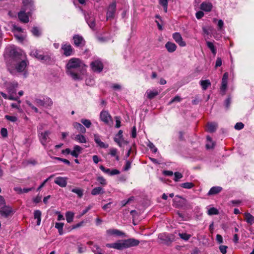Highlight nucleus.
<instances>
[{
  "label": "nucleus",
  "instance_id": "f257e3e1",
  "mask_svg": "<svg viewBox=\"0 0 254 254\" xmlns=\"http://www.w3.org/2000/svg\"><path fill=\"white\" fill-rule=\"evenodd\" d=\"M9 53L11 60L7 66L8 71L13 75L23 72L29 64L23 52L20 49L11 48Z\"/></svg>",
  "mask_w": 254,
  "mask_h": 254
},
{
  "label": "nucleus",
  "instance_id": "f03ea898",
  "mask_svg": "<svg viewBox=\"0 0 254 254\" xmlns=\"http://www.w3.org/2000/svg\"><path fill=\"white\" fill-rule=\"evenodd\" d=\"M66 73L74 80H82L86 74L87 66L79 59L71 58L67 63Z\"/></svg>",
  "mask_w": 254,
  "mask_h": 254
},
{
  "label": "nucleus",
  "instance_id": "7ed1b4c3",
  "mask_svg": "<svg viewBox=\"0 0 254 254\" xmlns=\"http://www.w3.org/2000/svg\"><path fill=\"white\" fill-rule=\"evenodd\" d=\"M61 50L63 51V55L66 57L70 56L74 54V50L70 44L64 43L62 45Z\"/></svg>",
  "mask_w": 254,
  "mask_h": 254
},
{
  "label": "nucleus",
  "instance_id": "20e7f679",
  "mask_svg": "<svg viewBox=\"0 0 254 254\" xmlns=\"http://www.w3.org/2000/svg\"><path fill=\"white\" fill-rule=\"evenodd\" d=\"M116 11V3L115 1L111 3L108 6L107 12V20L113 19Z\"/></svg>",
  "mask_w": 254,
  "mask_h": 254
},
{
  "label": "nucleus",
  "instance_id": "39448f33",
  "mask_svg": "<svg viewBox=\"0 0 254 254\" xmlns=\"http://www.w3.org/2000/svg\"><path fill=\"white\" fill-rule=\"evenodd\" d=\"M13 211L11 207L8 205H4L0 208V214L5 217L7 218L12 215Z\"/></svg>",
  "mask_w": 254,
  "mask_h": 254
},
{
  "label": "nucleus",
  "instance_id": "423d86ee",
  "mask_svg": "<svg viewBox=\"0 0 254 254\" xmlns=\"http://www.w3.org/2000/svg\"><path fill=\"white\" fill-rule=\"evenodd\" d=\"M90 66L92 70L94 72H100L103 68V64L101 61L95 60L90 64Z\"/></svg>",
  "mask_w": 254,
  "mask_h": 254
},
{
  "label": "nucleus",
  "instance_id": "0eeeda50",
  "mask_svg": "<svg viewBox=\"0 0 254 254\" xmlns=\"http://www.w3.org/2000/svg\"><path fill=\"white\" fill-rule=\"evenodd\" d=\"M100 120L106 124H109L110 122H112V117L109 112L106 110H103L100 114Z\"/></svg>",
  "mask_w": 254,
  "mask_h": 254
},
{
  "label": "nucleus",
  "instance_id": "6e6552de",
  "mask_svg": "<svg viewBox=\"0 0 254 254\" xmlns=\"http://www.w3.org/2000/svg\"><path fill=\"white\" fill-rule=\"evenodd\" d=\"M85 18L89 27L94 30L96 25L94 16L91 14H87L85 15Z\"/></svg>",
  "mask_w": 254,
  "mask_h": 254
},
{
  "label": "nucleus",
  "instance_id": "1a4fd4ad",
  "mask_svg": "<svg viewBox=\"0 0 254 254\" xmlns=\"http://www.w3.org/2000/svg\"><path fill=\"white\" fill-rule=\"evenodd\" d=\"M27 10L26 8H24L23 10L20 11L18 13V17L19 20L24 23L29 22V15L25 13Z\"/></svg>",
  "mask_w": 254,
  "mask_h": 254
},
{
  "label": "nucleus",
  "instance_id": "9d476101",
  "mask_svg": "<svg viewBox=\"0 0 254 254\" xmlns=\"http://www.w3.org/2000/svg\"><path fill=\"white\" fill-rule=\"evenodd\" d=\"M124 241L126 249L130 247L137 246L140 243L139 240L134 238H130L124 240Z\"/></svg>",
  "mask_w": 254,
  "mask_h": 254
},
{
  "label": "nucleus",
  "instance_id": "9b49d317",
  "mask_svg": "<svg viewBox=\"0 0 254 254\" xmlns=\"http://www.w3.org/2000/svg\"><path fill=\"white\" fill-rule=\"evenodd\" d=\"M73 39L75 46L81 47L84 46L85 41L82 36L79 35H75Z\"/></svg>",
  "mask_w": 254,
  "mask_h": 254
},
{
  "label": "nucleus",
  "instance_id": "f8f14e48",
  "mask_svg": "<svg viewBox=\"0 0 254 254\" xmlns=\"http://www.w3.org/2000/svg\"><path fill=\"white\" fill-rule=\"evenodd\" d=\"M173 38L175 42L179 44L181 47H185L186 45V42L183 41L181 35L178 33L176 32L173 34Z\"/></svg>",
  "mask_w": 254,
  "mask_h": 254
},
{
  "label": "nucleus",
  "instance_id": "ddd939ff",
  "mask_svg": "<svg viewBox=\"0 0 254 254\" xmlns=\"http://www.w3.org/2000/svg\"><path fill=\"white\" fill-rule=\"evenodd\" d=\"M50 134V132L49 131H46L44 132H41L39 135V139L40 142L42 144L45 146L46 143L48 141V139H49V135Z\"/></svg>",
  "mask_w": 254,
  "mask_h": 254
},
{
  "label": "nucleus",
  "instance_id": "4468645a",
  "mask_svg": "<svg viewBox=\"0 0 254 254\" xmlns=\"http://www.w3.org/2000/svg\"><path fill=\"white\" fill-rule=\"evenodd\" d=\"M100 169L104 173H105V174H107L110 176H114V175H118L120 173V171L116 169H114L111 170L110 169L105 168L103 165L100 166Z\"/></svg>",
  "mask_w": 254,
  "mask_h": 254
},
{
  "label": "nucleus",
  "instance_id": "2eb2a0df",
  "mask_svg": "<svg viewBox=\"0 0 254 254\" xmlns=\"http://www.w3.org/2000/svg\"><path fill=\"white\" fill-rule=\"evenodd\" d=\"M54 183L61 187H65L67 185V178L62 177H57L54 181Z\"/></svg>",
  "mask_w": 254,
  "mask_h": 254
},
{
  "label": "nucleus",
  "instance_id": "dca6fc26",
  "mask_svg": "<svg viewBox=\"0 0 254 254\" xmlns=\"http://www.w3.org/2000/svg\"><path fill=\"white\" fill-rule=\"evenodd\" d=\"M82 148L79 145H75L73 146V149L71 151V155L75 158H77L79 155L81 153Z\"/></svg>",
  "mask_w": 254,
  "mask_h": 254
},
{
  "label": "nucleus",
  "instance_id": "f3484780",
  "mask_svg": "<svg viewBox=\"0 0 254 254\" xmlns=\"http://www.w3.org/2000/svg\"><path fill=\"white\" fill-rule=\"evenodd\" d=\"M200 8L203 11L209 12L212 8V4L210 2H203L200 5Z\"/></svg>",
  "mask_w": 254,
  "mask_h": 254
},
{
  "label": "nucleus",
  "instance_id": "a211bd4d",
  "mask_svg": "<svg viewBox=\"0 0 254 254\" xmlns=\"http://www.w3.org/2000/svg\"><path fill=\"white\" fill-rule=\"evenodd\" d=\"M165 48L169 53H173L176 51L177 46L175 44L168 42L165 44Z\"/></svg>",
  "mask_w": 254,
  "mask_h": 254
},
{
  "label": "nucleus",
  "instance_id": "6ab92c4d",
  "mask_svg": "<svg viewBox=\"0 0 254 254\" xmlns=\"http://www.w3.org/2000/svg\"><path fill=\"white\" fill-rule=\"evenodd\" d=\"M123 137V131L122 130H120L118 133L116 135V136L114 138V141L120 147H122L121 138H122Z\"/></svg>",
  "mask_w": 254,
  "mask_h": 254
},
{
  "label": "nucleus",
  "instance_id": "aec40b11",
  "mask_svg": "<svg viewBox=\"0 0 254 254\" xmlns=\"http://www.w3.org/2000/svg\"><path fill=\"white\" fill-rule=\"evenodd\" d=\"M106 233L109 235L123 236L124 233L117 229H108L106 231Z\"/></svg>",
  "mask_w": 254,
  "mask_h": 254
},
{
  "label": "nucleus",
  "instance_id": "412c9836",
  "mask_svg": "<svg viewBox=\"0 0 254 254\" xmlns=\"http://www.w3.org/2000/svg\"><path fill=\"white\" fill-rule=\"evenodd\" d=\"M222 190L221 187H213L208 192V195H214L219 193Z\"/></svg>",
  "mask_w": 254,
  "mask_h": 254
},
{
  "label": "nucleus",
  "instance_id": "4be33fe9",
  "mask_svg": "<svg viewBox=\"0 0 254 254\" xmlns=\"http://www.w3.org/2000/svg\"><path fill=\"white\" fill-rule=\"evenodd\" d=\"M94 140L95 142L101 147L106 148L108 147V145L105 144L103 142L101 141L100 136L98 134H94Z\"/></svg>",
  "mask_w": 254,
  "mask_h": 254
},
{
  "label": "nucleus",
  "instance_id": "5701e85b",
  "mask_svg": "<svg viewBox=\"0 0 254 254\" xmlns=\"http://www.w3.org/2000/svg\"><path fill=\"white\" fill-rule=\"evenodd\" d=\"M217 127V124L216 123H208L207 130L211 133L214 132L216 130Z\"/></svg>",
  "mask_w": 254,
  "mask_h": 254
},
{
  "label": "nucleus",
  "instance_id": "b1692460",
  "mask_svg": "<svg viewBox=\"0 0 254 254\" xmlns=\"http://www.w3.org/2000/svg\"><path fill=\"white\" fill-rule=\"evenodd\" d=\"M73 126L75 128L78 130L80 133H85L86 132V128L81 124L77 122H74Z\"/></svg>",
  "mask_w": 254,
  "mask_h": 254
},
{
  "label": "nucleus",
  "instance_id": "393cba45",
  "mask_svg": "<svg viewBox=\"0 0 254 254\" xmlns=\"http://www.w3.org/2000/svg\"><path fill=\"white\" fill-rule=\"evenodd\" d=\"M104 192L105 191L102 187H98L92 189L91 193L93 195H96L99 194H103Z\"/></svg>",
  "mask_w": 254,
  "mask_h": 254
},
{
  "label": "nucleus",
  "instance_id": "a878e982",
  "mask_svg": "<svg viewBox=\"0 0 254 254\" xmlns=\"http://www.w3.org/2000/svg\"><path fill=\"white\" fill-rule=\"evenodd\" d=\"M41 212L39 210H35L34 212V218L37 219V225L39 226L41 220Z\"/></svg>",
  "mask_w": 254,
  "mask_h": 254
},
{
  "label": "nucleus",
  "instance_id": "bb28decb",
  "mask_svg": "<svg viewBox=\"0 0 254 254\" xmlns=\"http://www.w3.org/2000/svg\"><path fill=\"white\" fill-rule=\"evenodd\" d=\"M114 249L117 250H123L126 249L124 240L115 243Z\"/></svg>",
  "mask_w": 254,
  "mask_h": 254
},
{
  "label": "nucleus",
  "instance_id": "cd10ccee",
  "mask_svg": "<svg viewBox=\"0 0 254 254\" xmlns=\"http://www.w3.org/2000/svg\"><path fill=\"white\" fill-rule=\"evenodd\" d=\"M31 32L32 33L33 35L36 37H39L41 36L42 35V32L41 29L39 27L36 26L32 27Z\"/></svg>",
  "mask_w": 254,
  "mask_h": 254
},
{
  "label": "nucleus",
  "instance_id": "c85d7f7f",
  "mask_svg": "<svg viewBox=\"0 0 254 254\" xmlns=\"http://www.w3.org/2000/svg\"><path fill=\"white\" fill-rule=\"evenodd\" d=\"M200 84L203 90H206L211 85V82L208 79L201 80L200 81Z\"/></svg>",
  "mask_w": 254,
  "mask_h": 254
},
{
  "label": "nucleus",
  "instance_id": "c756f323",
  "mask_svg": "<svg viewBox=\"0 0 254 254\" xmlns=\"http://www.w3.org/2000/svg\"><path fill=\"white\" fill-rule=\"evenodd\" d=\"M146 94L148 99H152L158 94V92L156 90H148L146 92Z\"/></svg>",
  "mask_w": 254,
  "mask_h": 254
},
{
  "label": "nucleus",
  "instance_id": "7c9ffc66",
  "mask_svg": "<svg viewBox=\"0 0 254 254\" xmlns=\"http://www.w3.org/2000/svg\"><path fill=\"white\" fill-rule=\"evenodd\" d=\"M74 213L71 211H67L65 213V218L67 223H70L73 221Z\"/></svg>",
  "mask_w": 254,
  "mask_h": 254
},
{
  "label": "nucleus",
  "instance_id": "2f4dec72",
  "mask_svg": "<svg viewBox=\"0 0 254 254\" xmlns=\"http://www.w3.org/2000/svg\"><path fill=\"white\" fill-rule=\"evenodd\" d=\"M245 219L247 222L250 225L254 223V217L249 213H245Z\"/></svg>",
  "mask_w": 254,
  "mask_h": 254
},
{
  "label": "nucleus",
  "instance_id": "473e14b6",
  "mask_svg": "<svg viewBox=\"0 0 254 254\" xmlns=\"http://www.w3.org/2000/svg\"><path fill=\"white\" fill-rule=\"evenodd\" d=\"M206 45L207 47L211 50L212 54L214 55H215L217 53V50L216 48L214 45V43L210 41H206Z\"/></svg>",
  "mask_w": 254,
  "mask_h": 254
},
{
  "label": "nucleus",
  "instance_id": "72a5a7b5",
  "mask_svg": "<svg viewBox=\"0 0 254 254\" xmlns=\"http://www.w3.org/2000/svg\"><path fill=\"white\" fill-rule=\"evenodd\" d=\"M30 55L40 60L41 58H42V56L43 54L41 51L37 50H34L31 52Z\"/></svg>",
  "mask_w": 254,
  "mask_h": 254
},
{
  "label": "nucleus",
  "instance_id": "f704fd0d",
  "mask_svg": "<svg viewBox=\"0 0 254 254\" xmlns=\"http://www.w3.org/2000/svg\"><path fill=\"white\" fill-rule=\"evenodd\" d=\"M74 139L79 142V143H86L87 142V140L85 136L82 134H77L75 136Z\"/></svg>",
  "mask_w": 254,
  "mask_h": 254
},
{
  "label": "nucleus",
  "instance_id": "c9c22d12",
  "mask_svg": "<svg viewBox=\"0 0 254 254\" xmlns=\"http://www.w3.org/2000/svg\"><path fill=\"white\" fill-rule=\"evenodd\" d=\"M64 224L63 223L57 222L55 224V228L58 230L60 235H62L64 234L63 227Z\"/></svg>",
  "mask_w": 254,
  "mask_h": 254
},
{
  "label": "nucleus",
  "instance_id": "e433bc0d",
  "mask_svg": "<svg viewBox=\"0 0 254 254\" xmlns=\"http://www.w3.org/2000/svg\"><path fill=\"white\" fill-rule=\"evenodd\" d=\"M168 0H159V3L163 6L165 12H167Z\"/></svg>",
  "mask_w": 254,
  "mask_h": 254
},
{
  "label": "nucleus",
  "instance_id": "4c0bfd02",
  "mask_svg": "<svg viewBox=\"0 0 254 254\" xmlns=\"http://www.w3.org/2000/svg\"><path fill=\"white\" fill-rule=\"evenodd\" d=\"M71 191L77 194L78 196L80 198L82 197L83 195V190L81 189H72Z\"/></svg>",
  "mask_w": 254,
  "mask_h": 254
},
{
  "label": "nucleus",
  "instance_id": "58836bf2",
  "mask_svg": "<svg viewBox=\"0 0 254 254\" xmlns=\"http://www.w3.org/2000/svg\"><path fill=\"white\" fill-rule=\"evenodd\" d=\"M194 184L192 183L191 182H186L184 183H182L180 184V187L182 188L187 189H191L194 187Z\"/></svg>",
  "mask_w": 254,
  "mask_h": 254
},
{
  "label": "nucleus",
  "instance_id": "ea45409f",
  "mask_svg": "<svg viewBox=\"0 0 254 254\" xmlns=\"http://www.w3.org/2000/svg\"><path fill=\"white\" fill-rule=\"evenodd\" d=\"M218 213V210L215 207H211L208 209L207 214L209 215H217Z\"/></svg>",
  "mask_w": 254,
  "mask_h": 254
},
{
  "label": "nucleus",
  "instance_id": "a19ab883",
  "mask_svg": "<svg viewBox=\"0 0 254 254\" xmlns=\"http://www.w3.org/2000/svg\"><path fill=\"white\" fill-rule=\"evenodd\" d=\"M81 123L87 128H89L92 125L91 121L86 119H82L81 120Z\"/></svg>",
  "mask_w": 254,
  "mask_h": 254
},
{
  "label": "nucleus",
  "instance_id": "79ce46f5",
  "mask_svg": "<svg viewBox=\"0 0 254 254\" xmlns=\"http://www.w3.org/2000/svg\"><path fill=\"white\" fill-rule=\"evenodd\" d=\"M40 61H42L44 63H49L51 61V58L49 55H43L42 56V58L40 60Z\"/></svg>",
  "mask_w": 254,
  "mask_h": 254
},
{
  "label": "nucleus",
  "instance_id": "37998d69",
  "mask_svg": "<svg viewBox=\"0 0 254 254\" xmlns=\"http://www.w3.org/2000/svg\"><path fill=\"white\" fill-rule=\"evenodd\" d=\"M14 37L20 42H22L26 38L25 35L19 33H14Z\"/></svg>",
  "mask_w": 254,
  "mask_h": 254
},
{
  "label": "nucleus",
  "instance_id": "c03bdc74",
  "mask_svg": "<svg viewBox=\"0 0 254 254\" xmlns=\"http://www.w3.org/2000/svg\"><path fill=\"white\" fill-rule=\"evenodd\" d=\"M97 180L101 185L103 186H106L107 184L106 179L102 176L98 177Z\"/></svg>",
  "mask_w": 254,
  "mask_h": 254
},
{
  "label": "nucleus",
  "instance_id": "a18cd8bd",
  "mask_svg": "<svg viewBox=\"0 0 254 254\" xmlns=\"http://www.w3.org/2000/svg\"><path fill=\"white\" fill-rule=\"evenodd\" d=\"M44 106H51L53 104L52 100L49 97H46L44 99Z\"/></svg>",
  "mask_w": 254,
  "mask_h": 254
},
{
  "label": "nucleus",
  "instance_id": "49530a36",
  "mask_svg": "<svg viewBox=\"0 0 254 254\" xmlns=\"http://www.w3.org/2000/svg\"><path fill=\"white\" fill-rule=\"evenodd\" d=\"M179 236L181 239L185 241H188L191 237L190 234L187 233H179Z\"/></svg>",
  "mask_w": 254,
  "mask_h": 254
},
{
  "label": "nucleus",
  "instance_id": "de8ad7c7",
  "mask_svg": "<svg viewBox=\"0 0 254 254\" xmlns=\"http://www.w3.org/2000/svg\"><path fill=\"white\" fill-rule=\"evenodd\" d=\"M24 6L31 7L32 6V2L31 0H22Z\"/></svg>",
  "mask_w": 254,
  "mask_h": 254
},
{
  "label": "nucleus",
  "instance_id": "09e8293b",
  "mask_svg": "<svg viewBox=\"0 0 254 254\" xmlns=\"http://www.w3.org/2000/svg\"><path fill=\"white\" fill-rule=\"evenodd\" d=\"M174 177H174V180L175 182H178V181H179V179H181L183 177V175L181 173L178 172H176L174 173Z\"/></svg>",
  "mask_w": 254,
  "mask_h": 254
},
{
  "label": "nucleus",
  "instance_id": "8fccbe9b",
  "mask_svg": "<svg viewBox=\"0 0 254 254\" xmlns=\"http://www.w3.org/2000/svg\"><path fill=\"white\" fill-rule=\"evenodd\" d=\"M159 239L164 242V243H167L168 240V236H166L165 234H161L159 235Z\"/></svg>",
  "mask_w": 254,
  "mask_h": 254
},
{
  "label": "nucleus",
  "instance_id": "3c124183",
  "mask_svg": "<svg viewBox=\"0 0 254 254\" xmlns=\"http://www.w3.org/2000/svg\"><path fill=\"white\" fill-rule=\"evenodd\" d=\"M181 101V98L179 96H176L174 98H173L169 103L168 105H171L174 102H179Z\"/></svg>",
  "mask_w": 254,
  "mask_h": 254
},
{
  "label": "nucleus",
  "instance_id": "603ef678",
  "mask_svg": "<svg viewBox=\"0 0 254 254\" xmlns=\"http://www.w3.org/2000/svg\"><path fill=\"white\" fill-rule=\"evenodd\" d=\"M5 118L12 122H15L17 120V118L15 116H9V115H6L5 116Z\"/></svg>",
  "mask_w": 254,
  "mask_h": 254
},
{
  "label": "nucleus",
  "instance_id": "864d4df0",
  "mask_svg": "<svg viewBox=\"0 0 254 254\" xmlns=\"http://www.w3.org/2000/svg\"><path fill=\"white\" fill-rule=\"evenodd\" d=\"M54 176L53 175H51L48 178H47V179H46L40 185V186L37 188V191H39V190H40L45 185V184L47 182V181L50 180V179H51Z\"/></svg>",
  "mask_w": 254,
  "mask_h": 254
},
{
  "label": "nucleus",
  "instance_id": "5fc2aeb1",
  "mask_svg": "<svg viewBox=\"0 0 254 254\" xmlns=\"http://www.w3.org/2000/svg\"><path fill=\"white\" fill-rule=\"evenodd\" d=\"M34 103L38 106H44V99H36Z\"/></svg>",
  "mask_w": 254,
  "mask_h": 254
},
{
  "label": "nucleus",
  "instance_id": "6e6d98bb",
  "mask_svg": "<svg viewBox=\"0 0 254 254\" xmlns=\"http://www.w3.org/2000/svg\"><path fill=\"white\" fill-rule=\"evenodd\" d=\"M244 127V125L242 123H237L235 125V128L237 130H240L243 128Z\"/></svg>",
  "mask_w": 254,
  "mask_h": 254
},
{
  "label": "nucleus",
  "instance_id": "4d7b16f0",
  "mask_svg": "<svg viewBox=\"0 0 254 254\" xmlns=\"http://www.w3.org/2000/svg\"><path fill=\"white\" fill-rule=\"evenodd\" d=\"M228 247L226 246L221 245L219 247V250L222 254H225L227 253V249Z\"/></svg>",
  "mask_w": 254,
  "mask_h": 254
},
{
  "label": "nucleus",
  "instance_id": "13d9d810",
  "mask_svg": "<svg viewBox=\"0 0 254 254\" xmlns=\"http://www.w3.org/2000/svg\"><path fill=\"white\" fill-rule=\"evenodd\" d=\"M133 197H129L127 200H123L121 201L122 206H125L130 201L133 200Z\"/></svg>",
  "mask_w": 254,
  "mask_h": 254
},
{
  "label": "nucleus",
  "instance_id": "bf43d9fd",
  "mask_svg": "<svg viewBox=\"0 0 254 254\" xmlns=\"http://www.w3.org/2000/svg\"><path fill=\"white\" fill-rule=\"evenodd\" d=\"M131 167V162H130L129 160H127L126 162V164L124 167V170L125 171H127Z\"/></svg>",
  "mask_w": 254,
  "mask_h": 254
},
{
  "label": "nucleus",
  "instance_id": "052dcab7",
  "mask_svg": "<svg viewBox=\"0 0 254 254\" xmlns=\"http://www.w3.org/2000/svg\"><path fill=\"white\" fill-rule=\"evenodd\" d=\"M8 99L10 100L17 101L19 104L21 102L20 100L19 99L18 97H15L12 96L11 94L8 96Z\"/></svg>",
  "mask_w": 254,
  "mask_h": 254
},
{
  "label": "nucleus",
  "instance_id": "680f3d73",
  "mask_svg": "<svg viewBox=\"0 0 254 254\" xmlns=\"http://www.w3.org/2000/svg\"><path fill=\"white\" fill-rule=\"evenodd\" d=\"M27 104L28 105V106L29 107L31 108V109H32L35 113H38V109L35 107V106H34L32 103H31L29 101H27Z\"/></svg>",
  "mask_w": 254,
  "mask_h": 254
},
{
  "label": "nucleus",
  "instance_id": "e2e57ef3",
  "mask_svg": "<svg viewBox=\"0 0 254 254\" xmlns=\"http://www.w3.org/2000/svg\"><path fill=\"white\" fill-rule=\"evenodd\" d=\"M0 134L3 137H6L7 136V130L5 128H2L0 130Z\"/></svg>",
  "mask_w": 254,
  "mask_h": 254
},
{
  "label": "nucleus",
  "instance_id": "0e129e2a",
  "mask_svg": "<svg viewBox=\"0 0 254 254\" xmlns=\"http://www.w3.org/2000/svg\"><path fill=\"white\" fill-rule=\"evenodd\" d=\"M149 147L152 150L153 153H156L157 151V148L152 143H150L148 145Z\"/></svg>",
  "mask_w": 254,
  "mask_h": 254
},
{
  "label": "nucleus",
  "instance_id": "69168bd1",
  "mask_svg": "<svg viewBox=\"0 0 254 254\" xmlns=\"http://www.w3.org/2000/svg\"><path fill=\"white\" fill-rule=\"evenodd\" d=\"M110 154L112 156H116L117 155V149L116 148H114L110 149Z\"/></svg>",
  "mask_w": 254,
  "mask_h": 254
},
{
  "label": "nucleus",
  "instance_id": "338daca9",
  "mask_svg": "<svg viewBox=\"0 0 254 254\" xmlns=\"http://www.w3.org/2000/svg\"><path fill=\"white\" fill-rule=\"evenodd\" d=\"M222 65V60L220 58H217L216 64H215V67L217 68L218 67Z\"/></svg>",
  "mask_w": 254,
  "mask_h": 254
},
{
  "label": "nucleus",
  "instance_id": "774afa93",
  "mask_svg": "<svg viewBox=\"0 0 254 254\" xmlns=\"http://www.w3.org/2000/svg\"><path fill=\"white\" fill-rule=\"evenodd\" d=\"M231 104V98L228 97L225 101V106L227 109H229Z\"/></svg>",
  "mask_w": 254,
  "mask_h": 254
}]
</instances>
